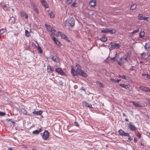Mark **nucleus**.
I'll use <instances>...</instances> for the list:
<instances>
[{
	"instance_id": "obj_5",
	"label": "nucleus",
	"mask_w": 150,
	"mask_h": 150,
	"mask_svg": "<svg viewBox=\"0 0 150 150\" xmlns=\"http://www.w3.org/2000/svg\"><path fill=\"white\" fill-rule=\"evenodd\" d=\"M49 137V133L48 131H45L43 133L42 136L44 140H46Z\"/></svg>"
},
{
	"instance_id": "obj_36",
	"label": "nucleus",
	"mask_w": 150,
	"mask_h": 150,
	"mask_svg": "<svg viewBox=\"0 0 150 150\" xmlns=\"http://www.w3.org/2000/svg\"><path fill=\"white\" fill-rule=\"evenodd\" d=\"M123 136L129 137V134L128 133H126L124 132V134H123Z\"/></svg>"
},
{
	"instance_id": "obj_2",
	"label": "nucleus",
	"mask_w": 150,
	"mask_h": 150,
	"mask_svg": "<svg viewBox=\"0 0 150 150\" xmlns=\"http://www.w3.org/2000/svg\"><path fill=\"white\" fill-rule=\"evenodd\" d=\"M45 25L48 31L51 33L52 34L55 35L56 36H58L59 35L58 34L55 33V30L52 26L50 25L47 26L46 24Z\"/></svg>"
},
{
	"instance_id": "obj_17",
	"label": "nucleus",
	"mask_w": 150,
	"mask_h": 150,
	"mask_svg": "<svg viewBox=\"0 0 150 150\" xmlns=\"http://www.w3.org/2000/svg\"><path fill=\"white\" fill-rule=\"evenodd\" d=\"M31 6H33V9L37 13H39V11L38 9L37 8L35 7L34 6V4L33 3H32L31 4Z\"/></svg>"
},
{
	"instance_id": "obj_25",
	"label": "nucleus",
	"mask_w": 150,
	"mask_h": 150,
	"mask_svg": "<svg viewBox=\"0 0 150 150\" xmlns=\"http://www.w3.org/2000/svg\"><path fill=\"white\" fill-rule=\"evenodd\" d=\"M118 132L119 134L121 136H123L125 132L122 129H120L119 130Z\"/></svg>"
},
{
	"instance_id": "obj_45",
	"label": "nucleus",
	"mask_w": 150,
	"mask_h": 150,
	"mask_svg": "<svg viewBox=\"0 0 150 150\" xmlns=\"http://www.w3.org/2000/svg\"><path fill=\"white\" fill-rule=\"evenodd\" d=\"M23 16L25 18H27L28 17L26 13L25 14V15H24V16Z\"/></svg>"
},
{
	"instance_id": "obj_54",
	"label": "nucleus",
	"mask_w": 150,
	"mask_h": 150,
	"mask_svg": "<svg viewBox=\"0 0 150 150\" xmlns=\"http://www.w3.org/2000/svg\"><path fill=\"white\" fill-rule=\"evenodd\" d=\"M128 139H129V140H132V139L131 138V137H129Z\"/></svg>"
},
{
	"instance_id": "obj_24",
	"label": "nucleus",
	"mask_w": 150,
	"mask_h": 150,
	"mask_svg": "<svg viewBox=\"0 0 150 150\" xmlns=\"http://www.w3.org/2000/svg\"><path fill=\"white\" fill-rule=\"evenodd\" d=\"M145 35V33L144 31L141 32L139 34V37L142 38Z\"/></svg>"
},
{
	"instance_id": "obj_42",
	"label": "nucleus",
	"mask_w": 150,
	"mask_h": 150,
	"mask_svg": "<svg viewBox=\"0 0 150 150\" xmlns=\"http://www.w3.org/2000/svg\"><path fill=\"white\" fill-rule=\"evenodd\" d=\"M42 112L41 111H38L37 112L36 114L37 115H41L42 113Z\"/></svg>"
},
{
	"instance_id": "obj_21",
	"label": "nucleus",
	"mask_w": 150,
	"mask_h": 150,
	"mask_svg": "<svg viewBox=\"0 0 150 150\" xmlns=\"http://www.w3.org/2000/svg\"><path fill=\"white\" fill-rule=\"evenodd\" d=\"M101 32L102 33H106L110 32L108 29H106L101 30Z\"/></svg>"
},
{
	"instance_id": "obj_52",
	"label": "nucleus",
	"mask_w": 150,
	"mask_h": 150,
	"mask_svg": "<svg viewBox=\"0 0 150 150\" xmlns=\"http://www.w3.org/2000/svg\"><path fill=\"white\" fill-rule=\"evenodd\" d=\"M36 112H36V111H34L33 112V114L35 115H36L37 114Z\"/></svg>"
},
{
	"instance_id": "obj_12",
	"label": "nucleus",
	"mask_w": 150,
	"mask_h": 150,
	"mask_svg": "<svg viewBox=\"0 0 150 150\" xmlns=\"http://www.w3.org/2000/svg\"><path fill=\"white\" fill-rule=\"evenodd\" d=\"M120 86H121L122 87H123L126 88V89L128 90H130V88L127 85L123 84H121L120 85Z\"/></svg>"
},
{
	"instance_id": "obj_53",
	"label": "nucleus",
	"mask_w": 150,
	"mask_h": 150,
	"mask_svg": "<svg viewBox=\"0 0 150 150\" xmlns=\"http://www.w3.org/2000/svg\"><path fill=\"white\" fill-rule=\"evenodd\" d=\"M120 81V80L119 79H117V80H116V82H117V83H118Z\"/></svg>"
},
{
	"instance_id": "obj_27",
	"label": "nucleus",
	"mask_w": 150,
	"mask_h": 150,
	"mask_svg": "<svg viewBox=\"0 0 150 150\" xmlns=\"http://www.w3.org/2000/svg\"><path fill=\"white\" fill-rule=\"evenodd\" d=\"M49 15L50 17L52 18H53L54 17V15L52 12H51L49 13Z\"/></svg>"
},
{
	"instance_id": "obj_26",
	"label": "nucleus",
	"mask_w": 150,
	"mask_h": 150,
	"mask_svg": "<svg viewBox=\"0 0 150 150\" xmlns=\"http://www.w3.org/2000/svg\"><path fill=\"white\" fill-rule=\"evenodd\" d=\"M42 5L44 6L46 8H47L48 7V6L46 2H45V1L42 2L41 3Z\"/></svg>"
},
{
	"instance_id": "obj_22",
	"label": "nucleus",
	"mask_w": 150,
	"mask_h": 150,
	"mask_svg": "<svg viewBox=\"0 0 150 150\" xmlns=\"http://www.w3.org/2000/svg\"><path fill=\"white\" fill-rule=\"evenodd\" d=\"M47 70L48 72H52L53 71V70L51 68V67L50 66H47Z\"/></svg>"
},
{
	"instance_id": "obj_33",
	"label": "nucleus",
	"mask_w": 150,
	"mask_h": 150,
	"mask_svg": "<svg viewBox=\"0 0 150 150\" xmlns=\"http://www.w3.org/2000/svg\"><path fill=\"white\" fill-rule=\"evenodd\" d=\"M150 47L149 45L148 44L146 43L145 46V48L146 49H148Z\"/></svg>"
},
{
	"instance_id": "obj_9",
	"label": "nucleus",
	"mask_w": 150,
	"mask_h": 150,
	"mask_svg": "<svg viewBox=\"0 0 150 150\" xmlns=\"http://www.w3.org/2000/svg\"><path fill=\"white\" fill-rule=\"evenodd\" d=\"M89 4L91 7H94L96 5V1L92 0L89 2Z\"/></svg>"
},
{
	"instance_id": "obj_44",
	"label": "nucleus",
	"mask_w": 150,
	"mask_h": 150,
	"mask_svg": "<svg viewBox=\"0 0 150 150\" xmlns=\"http://www.w3.org/2000/svg\"><path fill=\"white\" fill-rule=\"evenodd\" d=\"M86 106L87 107H88L89 108H92V105H91L90 104H87L86 105Z\"/></svg>"
},
{
	"instance_id": "obj_16",
	"label": "nucleus",
	"mask_w": 150,
	"mask_h": 150,
	"mask_svg": "<svg viewBox=\"0 0 150 150\" xmlns=\"http://www.w3.org/2000/svg\"><path fill=\"white\" fill-rule=\"evenodd\" d=\"M111 60H113V62L117 61V64L119 65L122 66V64H121V63L119 61H118L117 59H116L115 57L113 58H111Z\"/></svg>"
},
{
	"instance_id": "obj_18",
	"label": "nucleus",
	"mask_w": 150,
	"mask_h": 150,
	"mask_svg": "<svg viewBox=\"0 0 150 150\" xmlns=\"http://www.w3.org/2000/svg\"><path fill=\"white\" fill-rule=\"evenodd\" d=\"M96 83L98 86H100V87L103 88H104V87L103 86V84L102 83L99 82V81H96Z\"/></svg>"
},
{
	"instance_id": "obj_15",
	"label": "nucleus",
	"mask_w": 150,
	"mask_h": 150,
	"mask_svg": "<svg viewBox=\"0 0 150 150\" xmlns=\"http://www.w3.org/2000/svg\"><path fill=\"white\" fill-rule=\"evenodd\" d=\"M59 33L60 34L61 37L62 39H63L66 40H68V38L65 35L63 34H62L60 32H59Z\"/></svg>"
},
{
	"instance_id": "obj_7",
	"label": "nucleus",
	"mask_w": 150,
	"mask_h": 150,
	"mask_svg": "<svg viewBox=\"0 0 150 150\" xmlns=\"http://www.w3.org/2000/svg\"><path fill=\"white\" fill-rule=\"evenodd\" d=\"M127 125L131 130L133 131L136 130L135 127L132 123H128Z\"/></svg>"
},
{
	"instance_id": "obj_58",
	"label": "nucleus",
	"mask_w": 150,
	"mask_h": 150,
	"mask_svg": "<svg viewBox=\"0 0 150 150\" xmlns=\"http://www.w3.org/2000/svg\"><path fill=\"white\" fill-rule=\"evenodd\" d=\"M125 120H126V121H128V119H126Z\"/></svg>"
},
{
	"instance_id": "obj_20",
	"label": "nucleus",
	"mask_w": 150,
	"mask_h": 150,
	"mask_svg": "<svg viewBox=\"0 0 150 150\" xmlns=\"http://www.w3.org/2000/svg\"><path fill=\"white\" fill-rule=\"evenodd\" d=\"M6 31V30L5 28H2L0 30V35L3 34Z\"/></svg>"
},
{
	"instance_id": "obj_3",
	"label": "nucleus",
	"mask_w": 150,
	"mask_h": 150,
	"mask_svg": "<svg viewBox=\"0 0 150 150\" xmlns=\"http://www.w3.org/2000/svg\"><path fill=\"white\" fill-rule=\"evenodd\" d=\"M110 45V48L111 50L114 49H118L120 47V45L119 44L115 42L111 43Z\"/></svg>"
},
{
	"instance_id": "obj_49",
	"label": "nucleus",
	"mask_w": 150,
	"mask_h": 150,
	"mask_svg": "<svg viewBox=\"0 0 150 150\" xmlns=\"http://www.w3.org/2000/svg\"><path fill=\"white\" fill-rule=\"evenodd\" d=\"M110 80L111 81H114L115 82H116V81L114 79H112V78H111V79H110Z\"/></svg>"
},
{
	"instance_id": "obj_51",
	"label": "nucleus",
	"mask_w": 150,
	"mask_h": 150,
	"mask_svg": "<svg viewBox=\"0 0 150 150\" xmlns=\"http://www.w3.org/2000/svg\"><path fill=\"white\" fill-rule=\"evenodd\" d=\"M147 102L150 104V99H147Z\"/></svg>"
},
{
	"instance_id": "obj_59",
	"label": "nucleus",
	"mask_w": 150,
	"mask_h": 150,
	"mask_svg": "<svg viewBox=\"0 0 150 150\" xmlns=\"http://www.w3.org/2000/svg\"><path fill=\"white\" fill-rule=\"evenodd\" d=\"M141 145L143 146L144 145V144H142V143H141Z\"/></svg>"
},
{
	"instance_id": "obj_30",
	"label": "nucleus",
	"mask_w": 150,
	"mask_h": 150,
	"mask_svg": "<svg viewBox=\"0 0 150 150\" xmlns=\"http://www.w3.org/2000/svg\"><path fill=\"white\" fill-rule=\"evenodd\" d=\"M37 49L38 51H39L40 53H41L42 52V50L41 48L39 46H38V47Z\"/></svg>"
},
{
	"instance_id": "obj_56",
	"label": "nucleus",
	"mask_w": 150,
	"mask_h": 150,
	"mask_svg": "<svg viewBox=\"0 0 150 150\" xmlns=\"http://www.w3.org/2000/svg\"><path fill=\"white\" fill-rule=\"evenodd\" d=\"M134 142H136L137 141V140L136 139H134Z\"/></svg>"
},
{
	"instance_id": "obj_23",
	"label": "nucleus",
	"mask_w": 150,
	"mask_h": 150,
	"mask_svg": "<svg viewBox=\"0 0 150 150\" xmlns=\"http://www.w3.org/2000/svg\"><path fill=\"white\" fill-rule=\"evenodd\" d=\"M137 7V5L136 4H132L130 7V9L133 10L135 9Z\"/></svg>"
},
{
	"instance_id": "obj_47",
	"label": "nucleus",
	"mask_w": 150,
	"mask_h": 150,
	"mask_svg": "<svg viewBox=\"0 0 150 150\" xmlns=\"http://www.w3.org/2000/svg\"><path fill=\"white\" fill-rule=\"evenodd\" d=\"M137 136L139 138H140L141 137V134L139 133H138L137 135Z\"/></svg>"
},
{
	"instance_id": "obj_37",
	"label": "nucleus",
	"mask_w": 150,
	"mask_h": 150,
	"mask_svg": "<svg viewBox=\"0 0 150 150\" xmlns=\"http://www.w3.org/2000/svg\"><path fill=\"white\" fill-rule=\"evenodd\" d=\"M3 9L4 10H7L8 9V7L4 5V6Z\"/></svg>"
},
{
	"instance_id": "obj_1",
	"label": "nucleus",
	"mask_w": 150,
	"mask_h": 150,
	"mask_svg": "<svg viewBox=\"0 0 150 150\" xmlns=\"http://www.w3.org/2000/svg\"><path fill=\"white\" fill-rule=\"evenodd\" d=\"M76 71H75L72 68L71 72L73 76H74L78 74L84 77H87L88 76V74L87 73L85 72L81 69V67L79 64L76 63Z\"/></svg>"
},
{
	"instance_id": "obj_62",
	"label": "nucleus",
	"mask_w": 150,
	"mask_h": 150,
	"mask_svg": "<svg viewBox=\"0 0 150 150\" xmlns=\"http://www.w3.org/2000/svg\"><path fill=\"white\" fill-rule=\"evenodd\" d=\"M119 76H120V77H121V76H121L120 75H119Z\"/></svg>"
},
{
	"instance_id": "obj_4",
	"label": "nucleus",
	"mask_w": 150,
	"mask_h": 150,
	"mask_svg": "<svg viewBox=\"0 0 150 150\" xmlns=\"http://www.w3.org/2000/svg\"><path fill=\"white\" fill-rule=\"evenodd\" d=\"M120 60L121 61V64L126 62L127 61V57L126 56H123L120 59Z\"/></svg>"
},
{
	"instance_id": "obj_10",
	"label": "nucleus",
	"mask_w": 150,
	"mask_h": 150,
	"mask_svg": "<svg viewBox=\"0 0 150 150\" xmlns=\"http://www.w3.org/2000/svg\"><path fill=\"white\" fill-rule=\"evenodd\" d=\"M132 103H133V105L137 107L140 108L142 107V106L141 105L139 104V102L133 101L132 102Z\"/></svg>"
},
{
	"instance_id": "obj_32",
	"label": "nucleus",
	"mask_w": 150,
	"mask_h": 150,
	"mask_svg": "<svg viewBox=\"0 0 150 150\" xmlns=\"http://www.w3.org/2000/svg\"><path fill=\"white\" fill-rule=\"evenodd\" d=\"M29 33L28 31L27 30H25V35L27 37H29V36L30 35H29Z\"/></svg>"
},
{
	"instance_id": "obj_40",
	"label": "nucleus",
	"mask_w": 150,
	"mask_h": 150,
	"mask_svg": "<svg viewBox=\"0 0 150 150\" xmlns=\"http://www.w3.org/2000/svg\"><path fill=\"white\" fill-rule=\"evenodd\" d=\"M77 4V3H74L71 5V6L72 7H74L76 6V5Z\"/></svg>"
},
{
	"instance_id": "obj_60",
	"label": "nucleus",
	"mask_w": 150,
	"mask_h": 150,
	"mask_svg": "<svg viewBox=\"0 0 150 150\" xmlns=\"http://www.w3.org/2000/svg\"><path fill=\"white\" fill-rule=\"evenodd\" d=\"M32 150H36V149H32Z\"/></svg>"
},
{
	"instance_id": "obj_19",
	"label": "nucleus",
	"mask_w": 150,
	"mask_h": 150,
	"mask_svg": "<svg viewBox=\"0 0 150 150\" xmlns=\"http://www.w3.org/2000/svg\"><path fill=\"white\" fill-rule=\"evenodd\" d=\"M100 40L101 41L103 42H105L107 40V38L105 36L103 35L101 38Z\"/></svg>"
},
{
	"instance_id": "obj_13",
	"label": "nucleus",
	"mask_w": 150,
	"mask_h": 150,
	"mask_svg": "<svg viewBox=\"0 0 150 150\" xmlns=\"http://www.w3.org/2000/svg\"><path fill=\"white\" fill-rule=\"evenodd\" d=\"M52 40L57 45L59 46L60 44L58 40L54 37H53L52 38Z\"/></svg>"
},
{
	"instance_id": "obj_28",
	"label": "nucleus",
	"mask_w": 150,
	"mask_h": 150,
	"mask_svg": "<svg viewBox=\"0 0 150 150\" xmlns=\"http://www.w3.org/2000/svg\"><path fill=\"white\" fill-rule=\"evenodd\" d=\"M21 112L24 114H26L27 113V111L24 108H22L21 109Z\"/></svg>"
},
{
	"instance_id": "obj_64",
	"label": "nucleus",
	"mask_w": 150,
	"mask_h": 150,
	"mask_svg": "<svg viewBox=\"0 0 150 150\" xmlns=\"http://www.w3.org/2000/svg\"><path fill=\"white\" fill-rule=\"evenodd\" d=\"M14 35H16V33L15 34H14Z\"/></svg>"
},
{
	"instance_id": "obj_38",
	"label": "nucleus",
	"mask_w": 150,
	"mask_h": 150,
	"mask_svg": "<svg viewBox=\"0 0 150 150\" xmlns=\"http://www.w3.org/2000/svg\"><path fill=\"white\" fill-rule=\"evenodd\" d=\"M139 31V29H137L136 30H134L132 33V34L135 33Z\"/></svg>"
},
{
	"instance_id": "obj_31",
	"label": "nucleus",
	"mask_w": 150,
	"mask_h": 150,
	"mask_svg": "<svg viewBox=\"0 0 150 150\" xmlns=\"http://www.w3.org/2000/svg\"><path fill=\"white\" fill-rule=\"evenodd\" d=\"M52 59L53 61L56 62H57L58 61V59L54 57H52Z\"/></svg>"
},
{
	"instance_id": "obj_34",
	"label": "nucleus",
	"mask_w": 150,
	"mask_h": 150,
	"mask_svg": "<svg viewBox=\"0 0 150 150\" xmlns=\"http://www.w3.org/2000/svg\"><path fill=\"white\" fill-rule=\"evenodd\" d=\"M72 2V0H67V3L68 4H70Z\"/></svg>"
},
{
	"instance_id": "obj_46",
	"label": "nucleus",
	"mask_w": 150,
	"mask_h": 150,
	"mask_svg": "<svg viewBox=\"0 0 150 150\" xmlns=\"http://www.w3.org/2000/svg\"><path fill=\"white\" fill-rule=\"evenodd\" d=\"M121 78L122 79H126V76L125 75H122L121 76Z\"/></svg>"
},
{
	"instance_id": "obj_8",
	"label": "nucleus",
	"mask_w": 150,
	"mask_h": 150,
	"mask_svg": "<svg viewBox=\"0 0 150 150\" xmlns=\"http://www.w3.org/2000/svg\"><path fill=\"white\" fill-rule=\"evenodd\" d=\"M139 88L143 91L150 92V89L144 86H141Z\"/></svg>"
},
{
	"instance_id": "obj_29",
	"label": "nucleus",
	"mask_w": 150,
	"mask_h": 150,
	"mask_svg": "<svg viewBox=\"0 0 150 150\" xmlns=\"http://www.w3.org/2000/svg\"><path fill=\"white\" fill-rule=\"evenodd\" d=\"M145 17L142 16L141 15H139L138 16L139 19L140 20H144Z\"/></svg>"
},
{
	"instance_id": "obj_6",
	"label": "nucleus",
	"mask_w": 150,
	"mask_h": 150,
	"mask_svg": "<svg viewBox=\"0 0 150 150\" xmlns=\"http://www.w3.org/2000/svg\"><path fill=\"white\" fill-rule=\"evenodd\" d=\"M68 23L69 24V26L72 27L75 24V20L73 18H71L68 21Z\"/></svg>"
},
{
	"instance_id": "obj_57",
	"label": "nucleus",
	"mask_w": 150,
	"mask_h": 150,
	"mask_svg": "<svg viewBox=\"0 0 150 150\" xmlns=\"http://www.w3.org/2000/svg\"><path fill=\"white\" fill-rule=\"evenodd\" d=\"M130 70H134V69L133 68H132L131 69H130Z\"/></svg>"
},
{
	"instance_id": "obj_61",
	"label": "nucleus",
	"mask_w": 150,
	"mask_h": 150,
	"mask_svg": "<svg viewBox=\"0 0 150 150\" xmlns=\"http://www.w3.org/2000/svg\"><path fill=\"white\" fill-rule=\"evenodd\" d=\"M12 10L13 11H14V9H13V8H12Z\"/></svg>"
},
{
	"instance_id": "obj_39",
	"label": "nucleus",
	"mask_w": 150,
	"mask_h": 150,
	"mask_svg": "<svg viewBox=\"0 0 150 150\" xmlns=\"http://www.w3.org/2000/svg\"><path fill=\"white\" fill-rule=\"evenodd\" d=\"M5 115V112H4L0 111V116H4Z\"/></svg>"
},
{
	"instance_id": "obj_11",
	"label": "nucleus",
	"mask_w": 150,
	"mask_h": 150,
	"mask_svg": "<svg viewBox=\"0 0 150 150\" xmlns=\"http://www.w3.org/2000/svg\"><path fill=\"white\" fill-rule=\"evenodd\" d=\"M55 71L57 72L58 73H59L61 74H64V72H63L62 69L60 68H57L56 69Z\"/></svg>"
},
{
	"instance_id": "obj_14",
	"label": "nucleus",
	"mask_w": 150,
	"mask_h": 150,
	"mask_svg": "<svg viewBox=\"0 0 150 150\" xmlns=\"http://www.w3.org/2000/svg\"><path fill=\"white\" fill-rule=\"evenodd\" d=\"M42 131L41 129H40L39 130H36L34 131H33L32 132L33 134H38L39 133Z\"/></svg>"
},
{
	"instance_id": "obj_41",
	"label": "nucleus",
	"mask_w": 150,
	"mask_h": 150,
	"mask_svg": "<svg viewBox=\"0 0 150 150\" xmlns=\"http://www.w3.org/2000/svg\"><path fill=\"white\" fill-rule=\"evenodd\" d=\"M144 75L146 76L145 77L149 79H150V76L147 74H145Z\"/></svg>"
},
{
	"instance_id": "obj_43",
	"label": "nucleus",
	"mask_w": 150,
	"mask_h": 150,
	"mask_svg": "<svg viewBox=\"0 0 150 150\" xmlns=\"http://www.w3.org/2000/svg\"><path fill=\"white\" fill-rule=\"evenodd\" d=\"M149 17H145L144 18V20L146 21H147L148 22L149 21Z\"/></svg>"
},
{
	"instance_id": "obj_48",
	"label": "nucleus",
	"mask_w": 150,
	"mask_h": 150,
	"mask_svg": "<svg viewBox=\"0 0 150 150\" xmlns=\"http://www.w3.org/2000/svg\"><path fill=\"white\" fill-rule=\"evenodd\" d=\"M25 13L24 12H21V15L23 16H24V15L25 14Z\"/></svg>"
},
{
	"instance_id": "obj_50",
	"label": "nucleus",
	"mask_w": 150,
	"mask_h": 150,
	"mask_svg": "<svg viewBox=\"0 0 150 150\" xmlns=\"http://www.w3.org/2000/svg\"><path fill=\"white\" fill-rule=\"evenodd\" d=\"M74 124H75V125H76V126H79V125H78V123H77V122H74Z\"/></svg>"
},
{
	"instance_id": "obj_35",
	"label": "nucleus",
	"mask_w": 150,
	"mask_h": 150,
	"mask_svg": "<svg viewBox=\"0 0 150 150\" xmlns=\"http://www.w3.org/2000/svg\"><path fill=\"white\" fill-rule=\"evenodd\" d=\"M146 56V54L144 52H143V53L141 54V56L143 58H145Z\"/></svg>"
},
{
	"instance_id": "obj_55",
	"label": "nucleus",
	"mask_w": 150,
	"mask_h": 150,
	"mask_svg": "<svg viewBox=\"0 0 150 150\" xmlns=\"http://www.w3.org/2000/svg\"><path fill=\"white\" fill-rule=\"evenodd\" d=\"M40 1L41 3L42 2H43V1H44V0H40Z\"/></svg>"
},
{
	"instance_id": "obj_63",
	"label": "nucleus",
	"mask_w": 150,
	"mask_h": 150,
	"mask_svg": "<svg viewBox=\"0 0 150 150\" xmlns=\"http://www.w3.org/2000/svg\"><path fill=\"white\" fill-rule=\"evenodd\" d=\"M123 116H125V115L124 113L123 114Z\"/></svg>"
}]
</instances>
